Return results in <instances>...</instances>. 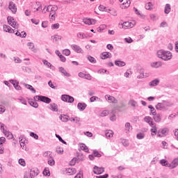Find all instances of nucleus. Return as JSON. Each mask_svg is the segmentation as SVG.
Here are the masks:
<instances>
[{
    "label": "nucleus",
    "mask_w": 178,
    "mask_h": 178,
    "mask_svg": "<svg viewBox=\"0 0 178 178\" xmlns=\"http://www.w3.org/2000/svg\"><path fill=\"white\" fill-rule=\"evenodd\" d=\"M157 56L163 60H170L172 58V52L165 50H159L157 51Z\"/></svg>",
    "instance_id": "1"
},
{
    "label": "nucleus",
    "mask_w": 178,
    "mask_h": 178,
    "mask_svg": "<svg viewBox=\"0 0 178 178\" xmlns=\"http://www.w3.org/2000/svg\"><path fill=\"white\" fill-rule=\"evenodd\" d=\"M173 105V103L169 102V101H165L163 100V102L161 103H158L156 106L155 108L157 109V111H168V108L169 106H172Z\"/></svg>",
    "instance_id": "2"
},
{
    "label": "nucleus",
    "mask_w": 178,
    "mask_h": 178,
    "mask_svg": "<svg viewBox=\"0 0 178 178\" xmlns=\"http://www.w3.org/2000/svg\"><path fill=\"white\" fill-rule=\"evenodd\" d=\"M33 99H38V101H40V102H44V104H50L52 101L51 98L42 95H36L33 97Z\"/></svg>",
    "instance_id": "3"
},
{
    "label": "nucleus",
    "mask_w": 178,
    "mask_h": 178,
    "mask_svg": "<svg viewBox=\"0 0 178 178\" xmlns=\"http://www.w3.org/2000/svg\"><path fill=\"white\" fill-rule=\"evenodd\" d=\"M61 99L64 102H68V104H73L74 102V97L69 95H62Z\"/></svg>",
    "instance_id": "4"
},
{
    "label": "nucleus",
    "mask_w": 178,
    "mask_h": 178,
    "mask_svg": "<svg viewBox=\"0 0 178 178\" xmlns=\"http://www.w3.org/2000/svg\"><path fill=\"white\" fill-rule=\"evenodd\" d=\"M102 154L99 153L97 150H93L92 154L88 156V158L90 161H94L95 158H101Z\"/></svg>",
    "instance_id": "5"
},
{
    "label": "nucleus",
    "mask_w": 178,
    "mask_h": 178,
    "mask_svg": "<svg viewBox=\"0 0 178 178\" xmlns=\"http://www.w3.org/2000/svg\"><path fill=\"white\" fill-rule=\"evenodd\" d=\"M136 26V22H125L122 24V29H133V27Z\"/></svg>",
    "instance_id": "6"
},
{
    "label": "nucleus",
    "mask_w": 178,
    "mask_h": 178,
    "mask_svg": "<svg viewBox=\"0 0 178 178\" xmlns=\"http://www.w3.org/2000/svg\"><path fill=\"white\" fill-rule=\"evenodd\" d=\"M104 172H105V168L104 167L99 168L95 165L93 168V173H95V175H102Z\"/></svg>",
    "instance_id": "7"
},
{
    "label": "nucleus",
    "mask_w": 178,
    "mask_h": 178,
    "mask_svg": "<svg viewBox=\"0 0 178 178\" xmlns=\"http://www.w3.org/2000/svg\"><path fill=\"white\" fill-rule=\"evenodd\" d=\"M8 8L14 15L17 12V6H16V4L13 1L9 2Z\"/></svg>",
    "instance_id": "8"
},
{
    "label": "nucleus",
    "mask_w": 178,
    "mask_h": 178,
    "mask_svg": "<svg viewBox=\"0 0 178 178\" xmlns=\"http://www.w3.org/2000/svg\"><path fill=\"white\" fill-rule=\"evenodd\" d=\"M8 23L10 24V26H13V29H17V22L15 21V19L12 17H7Z\"/></svg>",
    "instance_id": "9"
},
{
    "label": "nucleus",
    "mask_w": 178,
    "mask_h": 178,
    "mask_svg": "<svg viewBox=\"0 0 178 178\" xmlns=\"http://www.w3.org/2000/svg\"><path fill=\"white\" fill-rule=\"evenodd\" d=\"M0 129L3 131V134L7 136V137H9V138H12L13 137V135L10 134V132H8V131L5 129V124H1Z\"/></svg>",
    "instance_id": "10"
},
{
    "label": "nucleus",
    "mask_w": 178,
    "mask_h": 178,
    "mask_svg": "<svg viewBox=\"0 0 178 178\" xmlns=\"http://www.w3.org/2000/svg\"><path fill=\"white\" fill-rule=\"evenodd\" d=\"M105 99L108 100L109 102H111V104H118V99H116V98L109 95H106Z\"/></svg>",
    "instance_id": "11"
},
{
    "label": "nucleus",
    "mask_w": 178,
    "mask_h": 178,
    "mask_svg": "<svg viewBox=\"0 0 178 178\" xmlns=\"http://www.w3.org/2000/svg\"><path fill=\"white\" fill-rule=\"evenodd\" d=\"M71 47L72 48L73 51L77 52V54H83V51L80 46L77 44H72Z\"/></svg>",
    "instance_id": "12"
},
{
    "label": "nucleus",
    "mask_w": 178,
    "mask_h": 178,
    "mask_svg": "<svg viewBox=\"0 0 178 178\" xmlns=\"http://www.w3.org/2000/svg\"><path fill=\"white\" fill-rule=\"evenodd\" d=\"M58 70L60 73H62L63 76H65V77H70L72 76L70 73L67 72V71H66V70H65V67H59Z\"/></svg>",
    "instance_id": "13"
},
{
    "label": "nucleus",
    "mask_w": 178,
    "mask_h": 178,
    "mask_svg": "<svg viewBox=\"0 0 178 178\" xmlns=\"http://www.w3.org/2000/svg\"><path fill=\"white\" fill-rule=\"evenodd\" d=\"M3 31L6 33H9L10 34H13V33H15V30H13L9 25H3Z\"/></svg>",
    "instance_id": "14"
},
{
    "label": "nucleus",
    "mask_w": 178,
    "mask_h": 178,
    "mask_svg": "<svg viewBox=\"0 0 178 178\" xmlns=\"http://www.w3.org/2000/svg\"><path fill=\"white\" fill-rule=\"evenodd\" d=\"M153 119L156 123H161L162 121V115L156 113V115H153Z\"/></svg>",
    "instance_id": "15"
},
{
    "label": "nucleus",
    "mask_w": 178,
    "mask_h": 178,
    "mask_svg": "<svg viewBox=\"0 0 178 178\" xmlns=\"http://www.w3.org/2000/svg\"><path fill=\"white\" fill-rule=\"evenodd\" d=\"M100 58H101V59L111 58H112V54H111L110 52L104 51L101 54Z\"/></svg>",
    "instance_id": "16"
},
{
    "label": "nucleus",
    "mask_w": 178,
    "mask_h": 178,
    "mask_svg": "<svg viewBox=\"0 0 178 178\" xmlns=\"http://www.w3.org/2000/svg\"><path fill=\"white\" fill-rule=\"evenodd\" d=\"M178 166V159H175L172 163H170L168 165V168L170 169H175V168H177Z\"/></svg>",
    "instance_id": "17"
},
{
    "label": "nucleus",
    "mask_w": 178,
    "mask_h": 178,
    "mask_svg": "<svg viewBox=\"0 0 178 178\" xmlns=\"http://www.w3.org/2000/svg\"><path fill=\"white\" fill-rule=\"evenodd\" d=\"M40 173V171H38V169L32 168L30 171V176L31 178L35 177V176H38V174Z\"/></svg>",
    "instance_id": "18"
},
{
    "label": "nucleus",
    "mask_w": 178,
    "mask_h": 178,
    "mask_svg": "<svg viewBox=\"0 0 178 178\" xmlns=\"http://www.w3.org/2000/svg\"><path fill=\"white\" fill-rule=\"evenodd\" d=\"M86 108H87V104L81 103V102L78 103L77 108L79 109V111H85Z\"/></svg>",
    "instance_id": "19"
},
{
    "label": "nucleus",
    "mask_w": 178,
    "mask_h": 178,
    "mask_svg": "<svg viewBox=\"0 0 178 178\" xmlns=\"http://www.w3.org/2000/svg\"><path fill=\"white\" fill-rule=\"evenodd\" d=\"M150 66L152 67H154L155 69H158V67H161V66H162V62L156 61V62L152 63L150 64Z\"/></svg>",
    "instance_id": "20"
},
{
    "label": "nucleus",
    "mask_w": 178,
    "mask_h": 178,
    "mask_svg": "<svg viewBox=\"0 0 178 178\" xmlns=\"http://www.w3.org/2000/svg\"><path fill=\"white\" fill-rule=\"evenodd\" d=\"M49 109L52 111V112H58V104L55 103L51 104Z\"/></svg>",
    "instance_id": "21"
},
{
    "label": "nucleus",
    "mask_w": 178,
    "mask_h": 178,
    "mask_svg": "<svg viewBox=\"0 0 178 178\" xmlns=\"http://www.w3.org/2000/svg\"><path fill=\"white\" fill-rule=\"evenodd\" d=\"M28 47H29V49H31V51H32V52H34V54H35V52H37V49H35V46L34 45V43L33 42H28L27 43Z\"/></svg>",
    "instance_id": "22"
},
{
    "label": "nucleus",
    "mask_w": 178,
    "mask_h": 178,
    "mask_svg": "<svg viewBox=\"0 0 178 178\" xmlns=\"http://www.w3.org/2000/svg\"><path fill=\"white\" fill-rule=\"evenodd\" d=\"M115 65L118 66L119 67H123V66H126V63L121 60H115Z\"/></svg>",
    "instance_id": "23"
},
{
    "label": "nucleus",
    "mask_w": 178,
    "mask_h": 178,
    "mask_svg": "<svg viewBox=\"0 0 178 178\" xmlns=\"http://www.w3.org/2000/svg\"><path fill=\"white\" fill-rule=\"evenodd\" d=\"M76 168H70L67 170V173L70 175L72 176L73 175H76Z\"/></svg>",
    "instance_id": "24"
},
{
    "label": "nucleus",
    "mask_w": 178,
    "mask_h": 178,
    "mask_svg": "<svg viewBox=\"0 0 178 178\" xmlns=\"http://www.w3.org/2000/svg\"><path fill=\"white\" fill-rule=\"evenodd\" d=\"M171 9L172 8L170 7V4L169 3L165 4V9H164V13H165V15H169V13H170Z\"/></svg>",
    "instance_id": "25"
},
{
    "label": "nucleus",
    "mask_w": 178,
    "mask_h": 178,
    "mask_svg": "<svg viewBox=\"0 0 178 178\" xmlns=\"http://www.w3.org/2000/svg\"><path fill=\"white\" fill-rule=\"evenodd\" d=\"M37 99L33 100H29V104H30L31 106H33V108H38V103H37Z\"/></svg>",
    "instance_id": "26"
},
{
    "label": "nucleus",
    "mask_w": 178,
    "mask_h": 178,
    "mask_svg": "<svg viewBox=\"0 0 178 178\" xmlns=\"http://www.w3.org/2000/svg\"><path fill=\"white\" fill-rule=\"evenodd\" d=\"M158 84H159V80L158 79H156L149 83L151 87H156Z\"/></svg>",
    "instance_id": "27"
},
{
    "label": "nucleus",
    "mask_w": 178,
    "mask_h": 178,
    "mask_svg": "<svg viewBox=\"0 0 178 178\" xmlns=\"http://www.w3.org/2000/svg\"><path fill=\"white\" fill-rule=\"evenodd\" d=\"M60 120L61 122H69V115H60Z\"/></svg>",
    "instance_id": "28"
},
{
    "label": "nucleus",
    "mask_w": 178,
    "mask_h": 178,
    "mask_svg": "<svg viewBox=\"0 0 178 178\" xmlns=\"http://www.w3.org/2000/svg\"><path fill=\"white\" fill-rule=\"evenodd\" d=\"M159 133H161L163 136H166V134L169 133V129L168 128L160 129L159 130Z\"/></svg>",
    "instance_id": "29"
},
{
    "label": "nucleus",
    "mask_w": 178,
    "mask_h": 178,
    "mask_svg": "<svg viewBox=\"0 0 178 178\" xmlns=\"http://www.w3.org/2000/svg\"><path fill=\"white\" fill-rule=\"evenodd\" d=\"M80 148L81 149H82V151H84L85 152H89V149L88 147H87V145H86V144L84 143H81L80 145Z\"/></svg>",
    "instance_id": "30"
},
{
    "label": "nucleus",
    "mask_w": 178,
    "mask_h": 178,
    "mask_svg": "<svg viewBox=\"0 0 178 178\" xmlns=\"http://www.w3.org/2000/svg\"><path fill=\"white\" fill-rule=\"evenodd\" d=\"M43 156H44V158H52V152L51 151H47L43 153Z\"/></svg>",
    "instance_id": "31"
},
{
    "label": "nucleus",
    "mask_w": 178,
    "mask_h": 178,
    "mask_svg": "<svg viewBox=\"0 0 178 178\" xmlns=\"http://www.w3.org/2000/svg\"><path fill=\"white\" fill-rule=\"evenodd\" d=\"M51 40H54L56 42H58L59 40H62V36L59 35H54L51 36Z\"/></svg>",
    "instance_id": "32"
},
{
    "label": "nucleus",
    "mask_w": 178,
    "mask_h": 178,
    "mask_svg": "<svg viewBox=\"0 0 178 178\" xmlns=\"http://www.w3.org/2000/svg\"><path fill=\"white\" fill-rule=\"evenodd\" d=\"M99 10H101V12H110L111 9H107L104 6L100 5L99 6Z\"/></svg>",
    "instance_id": "33"
},
{
    "label": "nucleus",
    "mask_w": 178,
    "mask_h": 178,
    "mask_svg": "<svg viewBox=\"0 0 178 178\" xmlns=\"http://www.w3.org/2000/svg\"><path fill=\"white\" fill-rule=\"evenodd\" d=\"M149 109H150V115H156V110H155V108L152 106V105H149L148 106Z\"/></svg>",
    "instance_id": "34"
},
{
    "label": "nucleus",
    "mask_w": 178,
    "mask_h": 178,
    "mask_svg": "<svg viewBox=\"0 0 178 178\" xmlns=\"http://www.w3.org/2000/svg\"><path fill=\"white\" fill-rule=\"evenodd\" d=\"M109 115V111L104 110L102 113H100L99 116L101 118H105V116H108Z\"/></svg>",
    "instance_id": "35"
},
{
    "label": "nucleus",
    "mask_w": 178,
    "mask_h": 178,
    "mask_svg": "<svg viewBox=\"0 0 178 178\" xmlns=\"http://www.w3.org/2000/svg\"><path fill=\"white\" fill-rule=\"evenodd\" d=\"M145 8L147 10H152V3L148 2L145 4Z\"/></svg>",
    "instance_id": "36"
},
{
    "label": "nucleus",
    "mask_w": 178,
    "mask_h": 178,
    "mask_svg": "<svg viewBox=\"0 0 178 178\" xmlns=\"http://www.w3.org/2000/svg\"><path fill=\"white\" fill-rule=\"evenodd\" d=\"M106 137L107 138H111L112 137H113V131L108 130L106 132Z\"/></svg>",
    "instance_id": "37"
},
{
    "label": "nucleus",
    "mask_w": 178,
    "mask_h": 178,
    "mask_svg": "<svg viewBox=\"0 0 178 178\" xmlns=\"http://www.w3.org/2000/svg\"><path fill=\"white\" fill-rule=\"evenodd\" d=\"M48 165H49L50 166H54V165H55V160L54 159V157H50V159H49L48 160Z\"/></svg>",
    "instance_id": "38"
},
{
    "label": "nucleus",
    "mask_w": 178,
    "mask_h": 178,
    "mask_svg": "<svg viewBox=\"0 0 178 178\" xmlns=\"http://www.w3.org/2000/svg\"><path fill=\"white\" fill-rule=\"evenodd\" d=\"M56 10H58V6L51 5L50 11L52 12L53 13H56Z\"/></svg>",
    "instance_id": "39"
},
{
    "label": "nucleus",
    "mask_w": 178,
    "mask_h": 178,
    "mask_svg": "<svg viewBox=\"0 0 178 178\" xmlns=\"http://www.w3.org/2000/svg\"><path fill=\"white\" fill-rule=\"evenodd\" d=\"M160 163H161V165H162V166H168L169 167V163H168V161L166 159H161L160 161Z\"/></svg>",
    "instance_id": "40"
},
{
    "label": "nucleus",
    "mask_w": 178,
    "mask_h": 178,
    "mask_svg": "<svg viewBox=\"0 0 178 178\" xmlns=\"http://www.w3.org/2000/svg\"><path fill=\"white\" fill-rule=\"evenodd\" d=\"M88 60H89V62H90V63H97V60L95 59V58L91 56H88Z\"/></svg>",
    "instance_id": "41"
},
{
    "label": "nucleus",
    "mask_w": 178,
    "mask_h": 178,
    "mask_svg": "<svg viewBox=\"0 0 178 178\" xmlns=\"http://www.w3.org/2000/svg\"><path fill=\"white\" fill-rule=\"evenodd\" d=\"M144 137H145V134H144V133H138L136 135V138H138V140H143Z\"/></svg>",
    "instance_id": "42"
},
{
    "label": "nucleus",
    "mask_w": 178,
    "mask_h": 178,
    "mask_svg": "<svg viewBox=\"0 0 178 178\" xmlns=\"http://www.w3.org/2000/svg\"><path fill=\"white\" fill-rule=\"evenodd\" d=\"M150 131L152 133V136H156V131H158V129L156 127H153L152 129H150Z\"/></svg>",
    "instance_id": "43"
},
{
    "label": "nucleus",
    "mask_w": 178,
    "mask_h": 178,
    "mask_svg": "<svg viewBox=\"0 0 178 178\" xmlns=\"http://www.w3.org/2000/svg\"><path fill=\"white\" fill-rule=\"evenodd\" d=\"M78 38H81V40H84V38H87V35L81 33H79L77 34Z\"/></svg>",
    "instance_id": "44"
},
{
    "label": "nucleus",
    "mask_w": 178,
    "mask_h": 178,
    "mask_svg": "<svg viewBox=\"0 0 178 178\" xmlns=\"http://www.w3.org/2000/svg\"><path fill=\"white\" fill-rule=\"evenodd\" d=\"M56 138H58V140L60 142V143H62L63 144H67V143H66V141H65L63 138H62V137L60 136H59V135H58V134H56Z\"/></svg>",
    "instance_id": "45"
},
{
    "label": "nucleus",
    "mask_w": 178,
    "mask_h": 178,
    "mask_svg": "<svg viewBox=\"0 0 178 178\" xmlns=\"http://www.w3.org/2000/svg\"><path fill=\"white\" fill-rule=\"evenodd\" d=\"M63 55H65V56H69V55H70V50L68 49L63 50Z\"/></svg>",
    "instance_id": "46"
},
{
    "label": "nucleus",
    "mask_w": 178,
    "mask_h": 178,
    "mask_svg": "<svg viewBox=\"0 0 178 178\" xmlns=\"http://www.w3.org/2000/svg\"><path fill=\"white\" fill-rule=\"evenodd\" d=\"M18 99L19 102H21V104H22L23 105H27V100H26V99H24V97H20Z\"/></svg>",
    "instance_id": "47"
},
{
    "label": "nucleus",
    "mask_w": 178,
    "mask_h": 178,
    "mask_svg": "<svg viewBox=\"0 0 178 178\" xmlns=\"http://www.w3.org/2000/svg\"><path fill=\"white\" fill-rule=\"evenodd\" d=\"M77 161V158L74 157L73 158L71 161L70 162V165L71 166H74L76 165V162Z\"/></svg>",
    "instance_id": "48"
},
{
    "label": "nucleus",
    "mask_w": 178,
    "mask_h": 178,
    "mask_svg": "<svg viewBox=\"0 0 178 178\" xmlns=\"http://www.w3.org/2000/svg\"><path fill=\"white\" fill-rule=\"evenodd\" d=\"M144 120L145 122H146V123H148V124L150 123V122L152 120V118L149 117V116H146L144 118Z\"/></svg>",
    "instance_id": "49"
},
{
    "label": "nucleus",
    "mask_w": 178,
    "mask_h": 178,
    "mask_svg": "<svg viewBox=\"0 0 178 178\" xmlns=\"http://www.w3.org/2000/svg\"><path fill=\"white\" fill-rule=\"evenodd\" d=\"M130 3H131L130 0H128L126 2H124L122 3V6H124V8H129V6H130Z\"/></svg>",
    "instance_id": "50"
},
{
    "label": "nucleus",
    "mask_w": 178,
    "mask_h": 178,
    "mask_svg": "<svg viewBox=\"0 0 178 178\" xmlns=\"http://www.w3.org/2000/svg\"><path fill=\"white\" fill-rule=\"evenodd\" d=\"M31 137H33V138H35V140H38V135L34 132H31L30 133Z\"/></svg>",
    "instance_id": "51"
},
{
    "label": "nucleus",
    "mask_w": 178,
    "mask_h": 178,
    "mask_svg": "<svg viewBox=\"0 0 178 178\" xmlns=\"http://www.w3.org/2000/svg\"><path fill=\"white\" fill-rule=\"evenodd\" d=\"M56 152H57V154H63V148L56 147Z\"/></svg>",
    "instance_id": "52"
},
{
    "label": "nucleus",
    "mask_w": 178,
    "mask_h": 178,
    "mask_svg": "<svg viewBox=\"0 0 178 178\" xmlns=\"http://www.w3.org/2000/svg\"><path fill=\"white\" fill-rule=\"evenodd\" d=\"M43 175L44 176H51V172H49V170H47V169H44V170L43 171Z\"/></svg>",
    "instance_id": "53"
},
{
    "label": "nucleus",
    "mask_w": 178,
    "mask_h": 178,
    "mask_svg": "<svg viewBox=\"0 0 178 178\" xmlns=\"http://www.w3.org/2000/svg\"><path fill=\"white\" fill-rule=\"evenodd\" d=\"M83 23H85V24H88V26H91L90 18L83 19Z\"/></svg>",
    "instance_id": "54"
},
{
    "label": "nucleus",
    "mask_w": 178,
    "mask_h": 178,
    "mask_svg": "<svg viewBox=\"0 0 178 178\" xmlns=\"http://www.w3.org/2000/svg\"><path fill=\"white\" fill-rule=\"evenodd\" d=\"M18 162L19 165H21V166H26V161H24V159H20Z\"/></svg>",
    "instance_id": "55"
},
{
    "label": "nucleus",
    "mask_w": 178,
    "mask_h": 178,
    "mask_svg": "<svg viewBox=\"0 0 178 178\" xmlns=\"http://www.w3.org/2000/svg\"><path fill=\"white\" fill-rule=\"evenodd\" d=\"M60 24L58 23L54 24L51 25L52 30H57V29H59Z\"/></svg>",
    "instance_id": "56"
},
{
    "label": "nucleus",
    "mask_w": 178,
    "mask_h": 178,
    "mask_svg": "<svg viewBox=\"0 0 178 178\" xmlns=\"http://www.w3.org/2000/svg\"><path fill=\"white\" fill-rule=\"evenodd\" d=\"M129 104L131 105V106H133L134 108H136L137 106V102L134 101V100H131L129 102Z\"/></svg>",
    "instance_id": "57"
},
{
    "label": "nucleus",
    "mask_w": 178,
    "mask_h": 178,
    "mask_svg": "<svg viewBox=\"0 0 178 178\" xmlns=\"http://www.w3.org/2000/svg\"><path fill=\"white\" fill-rule=\"evenodd\" d=\"M130 127H131L130 123L127 122L125 124V130H126V131H130Z\"/></svg>",
    "instance_id": "58"
},
{
    "label": "nucleus",
    "mask_w": 178,
    "mask_h": 178,
    "mask_svg": "<svg viewBox=\"0 0 178 178\" xmlns=\"http://www.w3.org/2000/svg\"><path fill=\"white\" fill-rule=\"evenodd\" d=\"M43 63L47 67H51V63L48 62L47 60H43Z\"/></svg>",
    "instance_id": "59"
},
{
    "label": "nucleus",
    "mask_w": 178,
    "mask_h": 178,
    "mask_svg": "<svg viewBox=\"0 0 178 178\" xmlns=\"http://www.w3.org/2000/svg\"><path fill=\"white\" fill-rule=\"evenodd\" d=\"M110 120H111L112 122H115V120H116V115L113 113H112L110 117Z\"/></svg>",
    "instance_id": "60"
},
{
    "label": "nucleus",
    "mask_w": 178,
    "mask_h": 178,
    "mask_svg": "<svg viewBox=\"0 0 178 178\" xmlns=\"http://www.w3.org/2000/svg\"><path fill=\"white\" fill-rule=\"evenodd\" d=\"M74 178H83V171H79Z\"/></svg>",
    "instance_id": "61"
},
{
    "label": "nucleus",
    "mask_w": 178,
    "mask_h": 178,
    "mask_svg": "<svg viewBox=\"0 0 178 178\" xmlns=\"http://www.w3.org/2000/svg\"><path fill=\"white\" fill-rule=\"evenodd\" d=\"M5 111H6V108L4 106L0 105V113H5Z\"/></svg>",
    "instance_id": "62"
},
{
    "label": "nucleus",
    "mask_w": 178,
    "mask_h": 178,
    "mask_svg": "<svg viewBox=\"0 0 178 178\" xmlns=\"http://www.w3.org/2000/svg\"><path fill=\"white\" fill-rule=\"evenodd\" d=\"M109 177V175L105 174L104 175H99V176H96V178H108Z\"/></svg>",
    "instance_id": "63"
},
{
    "label": "nucleus",
    "mask_w": 178,
    "mask_h": 178,
    "mask_svg": "<svg viewBox=\"0 0 178 178\" xmlns=\"http://www.w3.org/2000/svg\"><path fill=\"white\" fill-rule=\"evenodd\" d=\"M160 27L165 28L168 27V23L166 22H163L160 24Z\"/></svg>",
    "instance_id": "64"
}]
</instances>
